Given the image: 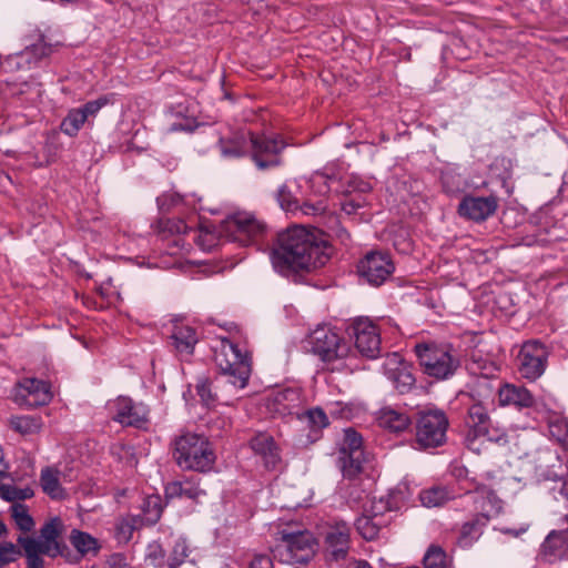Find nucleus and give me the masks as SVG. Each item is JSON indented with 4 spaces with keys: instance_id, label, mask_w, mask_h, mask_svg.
<instances>
[{
    "instance_id": "nucleus-31",
    "label": "nucleus",
    "mask_w": 568,
    "mask_h": 568,
    "mask_svg": "<svg viewBox=\"0 0 568 568\" xmlns=\"http://www.w3.org/2000/svg\"><path fill=\"white\" fill-rule=\"evenodd\" d=\"M390 518H374L367 514H363L355 520L357 532L366 540H374L378 537L383 527H386Z\"/></svg>"
},
{
    "instance_id": "nucleus-54",
    "label": "nucleus",
    "mask_w": 568,
    "mask_h": 568,
    "mask_svg": "<svg viewBox=\"0 0 568 568\" xmlns=\"http://www.w3.org/2000/svg\"><path fill=\"white\" fill-rule=\"evenodd\" d=\"M343 211L346 214H354L358 207H361L359 203H356L354 200H347L342 204Z\"/></svg>"
},
{
    "instance_id": "nucleus-32",
    "label": "nucleus",
    "mask_w": 568,
    "mask_h": 568,
    "mask_svg": "<svg viewBox=\"0 0 568 568\" xmlns=\"http://www.w3.org/2000/svg\"><path fill=\"white\" fill-rule=\"evenodd\" d=\"M17 541L24 551L28 568H43L44 561L40 556L43 554L39 540L29 536H19Z\"/></svg>"
},
{
    "instance_id": "nucleus-36",
    "label": "nucleus",
    "mask_w": 568,
    "mask_h": 568,
    "mask_svg": "<svg viewBox=\"0 0 568 568\" xmlns=\"http://www.w3.org/2000/svg\"><path fill=\"white\" fill-rule=\"evenodd\" d=\"M11 517L17 527L23 532H30L34 529L36 523L26 505L20 503H13L10 506Z\"/></svg>"
},
{
    "instance_id": "nucleus-40",
    "label": "nucleus",
    "mask_w": 568,
    "mask_h": 568,
    "mask_svg": "<svg viewBox=\"0 0 568 568\" xmlns=\"http://www.w3.org/2000/svg\"><path fill=\"white\" fill-rule=\"evenodd\" d=\"M33 490L29 487L20 488L11 484L0 485V497L7 501H20L31 498Z\"/></svg>"
},
{
    "instance_id": "nucleus-20",
    "label": "nucleus",
    "mask_w": 568,
    "mask_h": 568,
    "mask_svg": "<svg viewBox=\"0 0 568 568\" xmlns=\"http://www.w3.org/2000/svg\"><path fill=\"white\" fill-rule=\"evenodd\" d=\"M498 404L501 407H510L516 410L532 408L536 398L524 385L505 383L497 390Z\"/></svg>"
},
{
    "instance_id": "nucleus-51",
    "label": "nucleus",
    "mask_w": 568,
    "mask_h": 568,
    "mask_svg": "<svg viewBox=\"0 0 568 568\" xmlns=\"http://www.w3.org/2000/svg\"><path fill=\"white\" fill-rule=\"evenodd\" d=\"M174 564H180L183 561L189 554V547L185 540H176L172 550Z\"/></svg>"
},
{
    "instance_id": "nucleus-56",
    "label": "nucleus",
    "mask_w": 568,
    "mask_h": 568,
    "mask_svg": "<svg viewBox=\"0 0 568 568\" xmlns=\"http://www.w3.org/2000/svg\"><path fill=\"white\" fill-rule=\"evenodd\" d=\"M564 473L562 474H557V473H554V471H548L547 475H545V479L546 480H552V481H560L562 478H564Z\"/></svg>"
},
{
    "instance_id": "nucleus-22",
    "label": "nucleus",
    "mask_w": 568,
    "mask_h": 568,
    "mask_svg": "<svg viewBox=\"0 0 568 568\" xmlns=\"http://www.w3.org/2000/svg\"><path fill=\"white\" fill-rule=\"evenodd\" d=\"M349 526L337 521L331 526L325 536L326 552L334 560L345 559L349 549Z\"/></svg>"
},
{
    "instance_id": "nucleus-50",
    "label": "nucleus",
    "mask_w": 568,
    "mask_h": 568,
    "mask_svg": "<svg viewBox=\"0 0 568 568\" xmlns=\"http://www.w3.org/2000/svg\"><path fill=\"white\" fill-rule=\"evenodd\" d=\"M16 558L17 550L12 544L0 545V568L14 561Z\"/></svg>"
},
{
    "instance_id": "nucleus-49",
    "label": "nucleus",
    "mask_w": 568,
    "mask_h": 568,
    "mask_svg": "<svg viewBox=\"0 0 568 568\" xmlns=\"http://www.w3.org/2000/svg\"><path fill=\"white\" fill-rule=\"evenodd\" d=\"M196 392L204 405L210 406L214 403L215 395L212 393L211 383L209 381H200L196 385Z\"/></svg>"
},
{
    "instance_id": "nucleus-30",
    "label": "nucleus",
    "mask_w": 568,
    "mask_h": 568,
    "mask_svg": "<svg viewBox=\"0 0 568 568\" xmlns=\"http://www.w3.org/2000/svg\"><path fill=\"white\" fill-rule=\"evenodd\" d=\"M566 550L567 546L565 545V537L561 530L550 531L541 545V556L549 562L562 558L566 555Z\"/></svg>"
},
{
    "instance_id": "nucleus-58",
    "label": "nucleus",
    "mask_w": 568,
    "mask_h": 568,
    "mask_svg": "<svg viewBox=\"0 0 568 568\" xmlns=\"http://www.w3.org/2000/svg\"><path fill=\"white\" fill-rule=\"evenodd\" d=\"M348 568H373L367 561H354L348 565Z\"/></svg>"
},
{
    "instance_id": "nucleus-44",
    "label": "nucleus",
    "mask_w": 568,
    "mask_h": 568,
    "mask_svg": "<svg viewBox=\"0 0 568 568\" xmlns=\"http://www.w3.org/2000/svg\"><path fill=\"white\" fill-rule=\"evenodd\" d=\"M390 510L389 499L381 497L379 499L373 498L369 507L364 508V514L374 518H387L386 514Z\"/></svg>"
},
{
    "instance_id": "nucleus-1",
    "label": "nucleus",
    "mask_w": 568,
    "mask_h": 568,
    "mask_svg": "<svg viewBox=\"0 0 568 568\" xmlns=\"http://www.w3.org/2000/svg\"><path fill=\"white\" fill-rule=\"evenodd\" d=\"M329 257L331 250L326 241L303 226L280 232L270 251L274 271L285 277L322 267Z\"/></svg>"
},
{
    "instance_id": "nucleus-17",
    "label": "nucleus",
    "mask_w": 568,
    "mask_h": 568,
    "mask_svg": "<svg viewBox=\"0 0 568 568\" xmlns=\"http://www.w3.org/2000/svg\"><path fill=\"white\" fill-rule=\"evenodd\" d=\"M112 418L124 426L142 427L148 422L149 408L130 397L119 396L108 403Z\"/></svg>"
},
{
    "instance_id": "nucleus-8",
    "label": "nucleus",
    "mask_w": 568,
    "mask_h": 568,
    "mask_svg": "<svg viewBox=\"0 0 568 568\" xmlns=\"http://www.w3.org/2000/svg\"><path fill=\"white\" fill-rule=\"evenodd\" d=\"M311 344L313 353L332 371L346 367L353 354L349 344L329 327H317L311 335Z\"/></svg>"
},
{
    "instance_id": "nucleus-21",
    "label": "nucleus",
    "mask_w": 568,
    "mask_h": 568,
    "mask_svg": "<svg viewBox=\"0 0 568 568\" xmlns=\"http://www.w3.org/2000/svg\"><path fill=\"white\" fill-rule=\"evenodd\" d=\"M384 371L392 381L394 387L400 393H408L415 385V377L408 367L403 363L399 354L388 355L384 363Z\"/></svg>"
},
{
    "instance_id": "nucleus-19",
    "label": "nucleus",
    "mask_w": 568,
    "mask_h": 568,
    "mask_svg": "<svg viewBox=\"0 0 568 568\" xmlns=\"http://www.w3.org/2000/svg\"><path fill=\"white\" fill-rule=\"evenodd\" d=\"M498 207L496 196H465L458 205V214L474 222H483L491 216Z\"/></svg>"
},
{
    "instance_id": "nucleus-4",
    "label": "nucleus",
    "mask_w": 568,
    "mask_h": 568,
    "mask_svg": "<svg viewBox=\"0 0 568 568\" xmlns=\"http://www.w3.org/2000/svg\"><path fill=\"white\" fill-rule=\"evenodd\" d=\"M273 556L284 564H306L315 555L316 539L306 529L293 525L278 526L274 531Z\"/></svg>"
},
{
    "instance_id": "nucleus-38",
    "label": "nucleus",
    "mask_w": 568,
    "mask_h": 568,
    "mask_svg": "<svg viewBox=\"0 0 568 568\" xmlns=\"http://www.w3.org/2000/svg\"><path fill=\"white\" fill-rule=\"evenodd\" d=\"M144 520L149 525H154L161 517L162 514V501L159 495H151L146 497L142 505Z\"/></svg>"
},
{
    "instance_id": "nucleus-6",
    "label": "nucleus",
    "mask_w": 568,
    "mask_h": 568,
    "mask_svg": "<svg viewBox=\"0 0 568 568\" xmlns=\"http://www.w3.org/2000/svg\"><path fill=\"white\" fill-rule=\"evenodd\" d=\"M173 458L181 469L201 473L211 470L216 459L207 438L191 433L175 439Z\"/></svg>"
},
{
    "instance_id": "nucleus-45",
    "label": "nucleus",
    "mask_w": 568,
    "mask_h": 568,
    "mask_svg": "<svg viewBox=\"0 0 568 568\" xmlns=\"http://www.w3.org/2000/svg\"><path fill=\"white\" fill-rule=\"evenodd\" d=\"M549 428L551 436L568 450V419L556 420Z\"/></svg>"
},
{
    "instance_id": "nucleus-42",
    "label": "nucleus",
    "mask_w": 568,
    "mask_h": 568,
    "mask_svg": "<svg viewBox=\"0 0 568 568\" xmlns=\"http://www.w3.org/2000/svg\"><path fill=\"white\" fill-rule=\"evenodd\" d=\"M276 199L280 206L287 212H293L298 209V200L293 195L287 183L280 186Z\"/></svg>"
},
{
    "instance_id": "nucleus-34",
    "label": "nucleus",
    "mask_w": 568,
    "mask_h": 568,
    "mask_svg": "<svg viewBox=\"0 0 568 568\" xmlns=\"http://www.w3.org/2000/svg\"><path fill=\"white\" fill-rule=\"evenodd\" d=\"M453 498V493L445 486H433L419 494V499L425 507H439Z\"/></svg>"
},
{
    "instance_id": "nucleus-29",
    "label": "nucleus",
    "mask_w": 568,
    "mask_h": 568,
    "mask_svg": "<svg viewBox=\"0 0 568 568\" xmlns=\"http://www.w3.org/2000/svg\"><path fill=\"white\" fill-rule=\"evenodd\" d=\"M172 345L181 354L190 355L197 343L196 332L191 326L175 325L171 334Z\"/></svg>"
},
{
    "instance_id": "nucleus-33",
    "label": "nucleus",
    "mask_w": 568,
    "mask_h": 568,
    "mask_svg": "<svg viewBox=\"0 0 568 568\" xmlns=\"http://www.w3.org/2000/svg\"><path fill=\"white\" fill-rule=\"evenodd\" d=\"M60 473L53 468H44L41 471L40 484L43 491L53 499H63L65 491L59 479Z\"/></svg>"
},
{
    "instance_id": "nucleus-39",
    "label": "nucleus",
    "mask_w": 568,
    "mask_h": 568,
    "mask_svg": "<svg viewBox=\"0 0 568 568\" xmlns=\"http://www.w3.org/2000/svg\"><path fill=\"white\" fill-rule=\"evenodd\" d=\"M479 437H485L487 440L500 446L509 443V435L507 430L497 424L495 425L493 420H490L489 425H486L484 429L478 433V438Z\"/></svg>"
},
{
    "instance_id": "nucleus-13",
    "label": "nucleus",
    "mask_w": 568,
    "mask_h": 568,
    "mask_svg": "<svg viewBox=\"0 0 568 568\" xmlns=\"http://www.w3.org/2000/svg\"><path fill=\"white\" fill-rule=\"evenodd\" d=\"M547 347L538 341H528L518 354V371L529 381L539 378L546 369L548 359Z\"/></svg>"
},
{
    "instance_id": "nucleus-59",
    "label": "nucleus",
    "mask_w": 568,
    "mask_h": 568,
    "mask_svg": "<svg viewBox=\"0 0 568 568\" xmlns=\"http://www.w3.org/2000/svg\"><path fill=\"white\" fill-rule=\"evenodd\" d=\"M119 530H121L123 532H128L129 535H131L132 530H133V527L131 525H129L128 523H122L119 526Z\"/></svg>"
},
{
    "instance_id": "nucleus-10",
    "label": "nucleus",
    "mask_w": 568,
    "mask_h": 568,
    "mask_svg": "<svg viewBox=\"0 0 568 568\" xmlns=\"http://www.w3.org/2000/svg\"><path fill=\"white\" fill-rule=\"evenodd\" d=\"M221 233L230 241L248 246L264 237L266 225L251 213L239 212L222 223Z\"/></svg>"
},
{
    "instance_id": "nucleus-35",
    "label": "nucleus",
    "mask_w": 568,
    "mask_h": 568,
    "mask_svg": "<svg viewBox=\"0 0 568 568\" xmlns=\"http://www.w3.org/2000/svg\"><path fill=\"white\" fill-rule=\"evenodd\" d=\"M10 427L21 435L38 433L42 427V420L38 416L21 415L9 419Z\"/></svg>"
},
{
    "instance_id": "nucleus-41",
    "label": "nucleus",
    "mask_w": 568,
    "mask_h": 568,
    "mask_svg": "<svg viewBox=\"0 0 568 568\" xmlns=\"http://www.w3.org/2000/svg\"><path fill=\"white\" fill-rule=\"evenodd\" d=\"M425 568H449L445 551L438 546H430L423 559Z\"/></svg>"
},
{
    "instance_id": "nucleus-9",
    "label": "nucleus",
    "mask_w": 568,
    "mask_h": 568,
    "mask_svg": "<svg viewBox=\"0 0 568 568\" xmlns=\"http://www.w3.org/2000/svg\"><path fill=\"white\" fill-rule=\"evenodd\" d=\"M448 417L440 409L418 412L416 418V444L424 449L437 448L446 443Z\"/></svg>"
},
{
    "instance_id": "nucleus-37",
    "label": "nucleus",
    "mask_w": 568,
    "mask_h": 568,
    "mask_svg": "<svg viewBox=\"0 0 568 568\" xmlns=\"http://www.w3.org/2000/svg\"><path fill=\"white\" fill-rule=\"evenodd\" d=\"M85 122V115L79 108L71 109L62 120L60 130L69 136H75Z\"/></svg>"
},
{
    "instance_id": "nucleus-48",
    "label": "nucleus",
    "mask_w": 568,
    "mask_h": 568,
    "mask_svg": "<svg viewBox=\"0 0 568 568\" xmlns=\"http://www.w3.org/2000/svg\"><path fill=\"white\" fill-rule=\"evenodd\" d=\"M298 209L305 214V215H321L324 214L327 211V204L325 200H318L315 203L312 202H304L302 205L298 204Z\"/></svg>"
},
{
    "instance_id": "nucleus-5",
    "label": "nucleus",
    "mask_w": 568,
    "mask_h": 568,
    "mask_svg": "<svg viewBox=\"0 0 568 568\" xmlns=\"http://www.w3.org/2000/svg\"><path fill=\"white\" fill-rule=\"evenodd\" d=\"M414 349L424 373L438 381L453 377L462 365L460 353L450 343H418Z\"/></svg>"
},
{
    "instance_id": "nucleus-25",
    "label": "nucleus",
    "mask_w": 568,
    "mask_h": 568,
    "mask_svg": "<svg viewBox=\"0 0 568 568\" xmlns=\"http://www.w3.org/2000/svg\"><path fill=\"white\" fill-rule=\"evenodd\" d=\"M490 420L487 409L480 403H476L468 408L466 420L468 432L465 440L469 449L479 452V447L476 446L478 433H480L486 425H489Z\"/></svg>"
},
{
    "instance_id": "nucleus-23",
    "label": "nucleus",
    "mask_w": 568,
    "mask_h": 568,
    "mask_svg": "<svg viewBox=\"0 0 568 568\" xmlns=\"http://www.w3.org/2000/svg\"><path fill=\"white\" fill-rule=\"evenodd\" d=\"M61 532L62 521L58 517L52 518L42 526L40 529V538L38 540L43 555L52 558L64 556V551L68 550V548L58 540Z\"/></svg>"
},
{
    "instance_id": "nucleus-14",
    "label": "nucleus",
    "mask_w": 568,
    "mask_h": 568,
    "mask_svg": "<svg viewBox=\"0 0 568 568\" xmlns=\"http://www.w3.org/2000/svg\"><path fill=\"white\" fill-rule=\"evenodd\" d=\"M395 266L388 253L372 251L358 264V273L369 284L382 285L394 272Z\"/></svg>"
},
{
    "instance_id": "nucleus-55",
    "label": "nucleus",
    "mask_w": 568,
    "mask_h": 568,
    "mask_svg": "<svg viewBox=\"0 0 568 568\" xmlns=\"http://www.w3.org/2000/svg\"><path fill=\"white\" fill-rule=\"evenodd\" d=\"M558 487V493L561 497L568 499V477H564Z\"/></svg>"
},
{
    "instance_id": "nucleus-24",
    "label": "nucleus",
    "mask_w": 568,
    "mask_h": 568,
    "mask_svg": "<svg viewBox=\"0 0 568 568\" xmlns=\"http://www.w3.org/2000/svg\"><path fill=\"white\" fill-rule=\"evenodd\" d=\"M250 447L266 468H275L281 462L280 449L274 438L266 433H258L252 437Z\"/></svg>"
},
{
    "instance_id": "nucleus-60",
    "label": "nucleus",
    "mask_w": 568,
    "mask_h": 568,
    "mask_svg": "<svg viewBox=\"0 0 568 568\" xmlns=\"http://www.w3.org/2000/svg\"><path fill=\"white\" fill-rule=\"evenodd\" d=\"M6 470H7V466H6L4 462H3V452L0 448V476L4 475Z\"/></svg>"
},
{
    "instance_id": "nucleus-3",
    "label": "nucleus",
    "mask_w": 568,
    "mask_h": 568,
    "mask_svg": "<svg viewBox=\"0 0 568 568\" xmlns=\"http://www.w3.org/2000/svg\"><path fill=\"white\" fill-rule=\"evenodd\" d=\"M466 501L471 505L473 517L464 523L460 528L457 544L462 548H468L478 540L484 527L501 509L499 498L485 485L477 486L473 491H468Z\"/></svg>"
},
{
    "instance_id": "nucleus-53",
    "label": "nucleus",
    "mask_w": 568,
    "mask_h": 568,
    "mask_svg": "<svg viewBox=\"0 0 568 568\" xmlns=\"http://www.w3.org/2000/svg\"><path fill=\"white\" fill-rule=\"evenodd\" d=\"M250 568H273V562L268 556L257 555L251 561Z\"/></svg>"
},
{
    "instance_id": "nucleus-7",
    "label": "nucleus",
    "mask_w": 568,
    "mask_h": 568,
    "mask_svg": "<svg viewBox=\"0 0 568 568\" xmlns=\"http://www.w3.org/2000/svg\"><path fill=\"white\" fill-rule=\"evenodd\" d=\"M215 363L222 375L236 388H244L247 385L252 361L246 351L229 338H221V344L215 352Z\"/></svg>"
},
{
    "instance_id": "nucleus-12",
    "label": "nucleus",
    "mask_w": 568,
    "mask_h": 568,
    "mask_svg": "<svg viewBox=\"0 0 568 568\" xmlns=\"http://www.w3.org/2000/svg\"><path fill=\"white\" fill-rule=\"evenodd\" d=\"M337 460L339 469L346 478H354L362 471L366 457L363 449V438L355 429H344V438Z\"/></svg>"
},
{
    "instance_id": "nucleus-15",
    "label": "nucleus",
    "mask_w": 568,
    "mask_h": 568,
    "mask_svg": "<svg viewBox=\"0 0 568 568\" xmlns=\"http://www.w3.org/2000/svg\"><path fill=\"white\" fill-rule=\"evenodd\" d=\"M51 399V387L42 379L26 377L19 381L14 387V402L20 406H43Z\"/></svg>"
},
{
    "instance_id": "nucleus-57",
    "label": "nucleus",
    "mask_w": 568,
    "mask_h": 568,
    "mask_svg": "<svg viewBox=\"0 0 568 568\" xmlns=\"http://www.w3.org/2000/svg\"><path fill=\"white\" fill-rule=\"evenodd\" d=\"M527 530V527H521L519 529H511V528H506L504 530L505 534H508V535H511V536H515V537H518L520 536L523 532H525Z\"/></svg>"
},
{
    "instance_id": "nucleus-61",
    "label": "nucleus",
    "mask_w": 568,
    "mask_h": 568,
    "mask_svg": "<svg viewBox=\"0 0 568 568\" xmlns=\"http://www.w3.org/2000/svg\"><path fill=\"white\" fill-rule=\"evenodd\" d=\"M113 559L121 560L122 558L120 556H114Z\"/></svg>"
},
{
    "instance_id": "nucleus-28",
    "label": "nucleus",
    "mask_w": 568,
    "mask_h": 568,
    "mask_svg": "<svg viewBox=\"0 0 568 568\" xmlns=\"http://www.w3.org/2000/svg\"><path fill=\"white\" fill-rule=\"evenodd\" d=\"M70 542L77 549L79 556L71 558L70 554H64V557L69 562H78L80 558L93 554L97 555L100 550V545L97 538L88 532L73 529L70 534Z\"/></svg>"
},
{
    "instance_id": "nucleus-2",
    "label": "nucleus",
    "mask_w": 568,
    "mask_h": 568,
    "mask_svg": "<svg viewBox=\"0 0 568 568\" xmlns=\"http://www.w3.org/2000/svg\"><path fill=\"white\" fill-rule=\"evenodd\" d=\"M284 149L282 139L258 135L246 129L232 131L217 141V150L223 159L236 160L250 155L258 170L280 166Z\"/></svg>"
},
{
    "instance_id": "nucleus-18",
    "label": "nucleus",
    "mask_w": 568,
    "mask_h": 568,
    "mask_svg": "<svg viewBox=\"0 0 568 568\" xmlns=\"http://www.w3.org/2000/svg\"><path fill=\"white\" fill-rule=\"evenodd\" d=\"M297 423L298 430L305 433L301 435L300 443L308 445L321 438L322 430L328 426L329 420L322 408L314 407L298 414Z\"/></svg>"
},
{
    "instance_id": "nucleus-11",
    "label": "nucleus",
    "mask_w": 568,
    "mask_h": 568,
    "mask_svg": "<svg viewBox=\"0 0 568 568\" xmlns=\"http://www.w3.org/2000/svg\"><path fill=\"white\" fill-rule=\"evenodd\" d=\"M311 187H316V192L324 195L331 191L341 193L368 192L372 186L369 182L363 181L357 176H342L339 170L335 168H325L324 171H317L310 179Z\"/></svg>"
},
{
    "instance_id": "nucleus-46",
    "label": "nucleus",
    "mask_w": 568,
    "mask_h": 568,
    "mask_svg": "<svg viewBox=\"0 0 568 568\" xmlns=\"http://www.w3.org/2000/svg\"><path fill=\"white\" fill-rule=\"evenodd\" d=\"M161 230L171 235L184 234L187 232L189 226L181 219H168L160 222Z\"/></svg>"
},
{
    "instance_id": "nucleus-26",
    "label": "nucleus",
    "mask_w": 568,
    "mask_h": 568,
    "mask_svg": "<svg viewBox=\"0 0 568 568\" xmlns=\"http://www.w3.org/2000/svg\"><path fill=\"white\" fill-rule=\"evenodd\" d=\"M377 422L382 428L393 433H402L412 425V419L405 412L392 407L382 408Z\"/></svg>"
},
{
    "instance_id": "nucleus-27",
    "label": "nucleus",
    "mask_w": 568,
    "mask_h": 568,
    "mask_svg": "<svg viewBox=\"0 0 568 568\" xmlns=\"http://www.w3.org/2000/svg\"><path fill=\"white\" fill-rule=\"evenodd\" d=\"M203 495H205V490L200 487L199 480L194 477L171 481L165 486V496L168 498L180 497L196 500Z\"/></svg>"
},
{
    "instance_id": "nucleus-16",
    "label": "nucleus",
    "mask_w": 568,
    "mask_h": 568,
    "mask_svg": "<svg viewBox=\"0 0 568 568\" xmlns=\"http://www.w3.org/2000/svg\"><path fill=\"white\" fill-rule=\"evenodd\" d=\"M358 353L367 358H376L381 353V335L377 326L368 318H357L351 326Z\"/></svg>"
},
{
    "instance_id": "nucleus-43",
    "label": "nucleus",
    "mask_w": 568,
    "mask_h": 568,
    "mask_svg": "<svg viewBox=\"0 0 568 568\" xmlns=\"http://www.w3.org/2000/svg\"><path fill=\"white\" fill-rule=\"evenodd\" d=\"M51 51V45L45 43L43 40H40L31 47L26 48V50L20 54V58L28 62H30L31 58H34L37 61L49 55Z\"/></svg>"
},
{
    "instance_id": "nucleus-47",
    "label": "nucleus",
    "mask_w": 568,
    "mask_h": 568,
    "mask_svg": "<svg viewBox=\"0 0 568 568\" xmlns=\"http://www.w3.org/2000/svg\"><path fill=\"white\" fill-rule=\"evenodd\" d=\"M110 102L108 97H100L97 100L89 101L84 105L80 106L79 110L83 112L85 119L93 118L98 112Z\"/></svg>"
},
{
    "instance_id": "nucleus-52",
    "label": "nucleus",
    "mask_w": 568,
    "mask_h": 568,
    "mask_svg": "<svg viewBox=\"0 0 568 568\" xmlns=\"http://www.w3.org/2000/svg\"><path fill=\"white\" fill-rule=\"evenodd\" d=\"M148 558L152 564L161 566L164 560V550L158 544L150 545L148 548Z\"/></svg>"
}]
</instances>
